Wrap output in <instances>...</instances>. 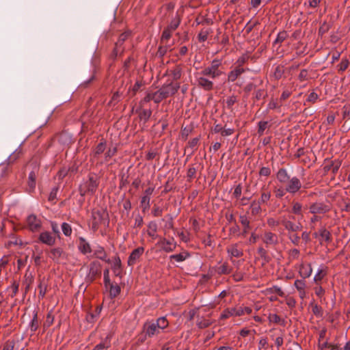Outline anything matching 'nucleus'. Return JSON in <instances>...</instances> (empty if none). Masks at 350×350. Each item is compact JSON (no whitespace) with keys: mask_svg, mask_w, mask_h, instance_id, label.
Here are the masks:
<instances>
[{"mask_svg":"<svg viewBox=\"0 0 350 350\" xmlns=\"http://www.w3.org/2000/svg\"><path fill=\"white\" fill-rule=\"evenodd\" d=\"M99 178L95 174H89L88 178L84 180L79 187V191L81 197L86 194L94 195L98 187Z\"/></svg>","mask_w":350,"mask_h":350,"instance_id":"f257e3e1","label":"nucleus"},{"mask_svg":"<svg viewBox=\"0 0 350 350\" xmlns=\"http://www.w3.org/2000/svg\"><path fill=\"white\" fill-rule=\"evenodd\" d=\"M222 62L219 59H214L211 64L204 68L200 72L203 76L208 77L213 79L219 77L224 74L221 70Z\"/></svg>","mask_w":350,"mask_h":350,"instance_id":"f03ea898","label":"nucleus"},{"mask_svg":"<svg viewBox=\"0 0 350 350\" xmlns=\"http://www.w3.org/2000/svg\"><path fill=\"white\" fill-rule=\"evenodd\" d=\"M109 223L108 213L103 210H93L92 211V229L94 232L97 231L100 225Z\"/></svg>","mask_w":350,"mask_h":350,"instance_id":"7ed1b4c3","label":"nucleus"},{"mask_svg":"<svg viewBox=\"0 0 350 350\" xmlns=\"http://www.w3.org/2000/svg\"><path fill=\"white\" fill-rule=\"evenodd\" d=\"M26 226L32 232H38L42 228V221L36 215L31 214L26 219Z\"/></svg>","mask_w":350,"mask_h":350,"instance_id":"20e7f679","label":"nucleus"},{"mask_svg":"<svg viewBox=\"0 0 350 350\" xmlns=\"http://www.w3.org/2000/svg\"><path fill=\"white\" fill-rule=\"evenodd\" d=\"M302 187L301 182L297 176L290 178L287 181L285 190L287 193L295 194L297 193Z\"/></svg>","mask_w":350,"mask_h":350,"instance_id":"39448f33","label":"nucleus"},{"mask_svg":"<svg viewBox=\"0 0 350 350\" xmlns=\"http://www.w3.org/2000/svg\"><path fill=\"white\" fill-rule=\"evenodd\" d=\"M143 333L145 334V338L142 339V342H143L146 337L152 338L154 335L159 334L160 333V330L152 321H147L143 325Z\"/></svg>","mask_w":350,"mask_h":350,"instance_id":"423d86ee","label":"nucleus"},{"mask_svg":"<svg viewBox=\"0 0 350 350\" xmlns=\"http://www.w3.org/2000/svg\"><path fill=\"white\" fill-rule=\"evenodd\" d=\"M281 224L284 227L285 230H287L288 234L297 232L302 228V226L300 223L296 224L285 216L281 217Z\"/></svg>","mask_w":350,"mask_h":350,"instance_id":"0eeeda50","label":"nucleus"},{"mask_svg":"<svg viewBox=\"0 0 350 350\" xmlns=\"http://www.w3.org/2000/svg\"><path fill=\"white\" fill-rule=\"evenodd\" d=\"M179 88L180 85L178 83H170L168 84H165L162 85L161 88L159 89L161 92L160 94L163 95V96L167 98L170 96L175 94L178 92Z\"/></svg>","mask_w":350,"mask_h":350,"instance_id":"6e6552de","label":"nucleus"},{"mask_svg":"<svg viewBox=\"0 0 350 350\" xmlns=\"http://www.w3.org/2000/svg\"><path fill=\"white\" fill-rule=\"evenodd\" d=\"M309 210L314 215L324 214L329 211L330 207L323 202H316L310 205Z\"/></svg>","mask_w":350,"mask_h":350,"instance_id":"1a4fd4ad","label":"nucleus"},{"mask_svg":"<svg viewBox=\"0 0 350 350\" xmlns=\"http://www.w3.org/2000/svg\"><path fill=\"white\" fill-rule=\"evenodd\" d=\"M157 245L165 252H172L176 247V243L174 241V239L169 240L165 238H161L158 241Z\"/></svg>","mask_w":350,"mask_h":350,"instance_id":"9d476101","label":"nucleus"},{"mask_svg":"<svg viewBox=\"0 0 350 350\" xmlns=\"http://www.w3.org/2000/svg\"><path fill=\"white\" fill-rule=\"evenodd\" d=\"M243 315V311L239 307L230 308L225 309L220 316V319H226L230 317H240Z\"/></svg>","mask_w":350,"mask_h":350,"instance_id":"9b49d317","label":"nucleus"},{"mask_svg":"<svg viewBox=\"0 0 350 350\" xmlns=\"http://www.w3.org/2000/svg\"><path fill=\"white\" fill-rule=\"evenodd\" d=\"M144 252V247H138L136 249L133 250L129 256L127 261L128 265H134L137 262V261L140 258Z\"/></svg>","mask_w":350,"mask_h":350,"instance_id":"f8f14e48","label":"nucleus"},{"mask_svg":"<svg viewBox=\"0 0 350 350\" xmlns=\"http://www.w3.org/2000/svg\"><path fill=\"white\" fill-rule=\"evenodd\" d=\"M38 241L43 244L52 246L55 243L56 239L50 232L44 231L39 234Z\"/></svg>","mask_w":350,"mask_h":350,"instance_id":"ddd939ff","label":"nucleus"},{"mask_svg":"<svg viewBox=\"0 0 350 350\" xmlns=\"http://www.w3.org/2000/svg\"><path fill=\"white\" fill-rule=\"evenodd\" d=\"M135 113L138 115L139 120L142 121L144 124H145L152 115V110L150 109H144V106H140L139 105Z\"/></svg>","mask_w":350,"mask_h":350,"instance_id":"4468645a","label":"nucleus"},{"mask_svg":"<svg viewBox=\"0 0 350 350\" xmlns=\"http://www.w3.org/2000/svg\"><path fill=\"white\" fill-rule=\"evenodd\" d=\"M205 77L202 75L197 79L198 86L205 91H211L214 88L213 82Z\"/></svg>","mask_w":350,"mask_h":350,"instance_id":"2eb2a0df","label":"nucleus"},{"mask_svg":"<svg viewBox=\"0 0 350 350\" xmlns=\"http://www.w3.org/2000/svg\"><path fill=\"white\" fill-rule=\"evenodd\" d=\"M249 70V68H238L234 66V69L230 71L228 74V81L234 82L242 74Z\"/></svg>","mask_w":350,"mask_h":350,"instance_id":"dca6fc26","label":"nucleus"},{"mask_svg":"<svg viewBox=\"0 0 350 350\" xmlns=\"http://www.w3.org/2000/svg\"><path fill=\"white\" fill-rule=\"evenodd\" d=\"M49 256L53 261L59 262L61 258H64L65 252L61 247H54L50 250Z\"/></svg>","mask_w":350,"mask_h":350,"instance_id":"f3484780","label":"nucleus"},{"mask_svg":"<svg viewBox=\"0 0 350 350\" xmlns=\"http://www.w3.org/2000/svg\"><path fill=\"white\" fill-rule=\"evenodd\" d=\"M38 168L35 167L33 170H32L29 174L28 176V181H27V185L28 189L27 191L29 193H32L34 191L36 188V180L37 178V172H38Z\"/></svg>","mask_w":350,"mask_h":350,"instance_id":"a211bd4d","label":"nucleus"},{"mask_svg":"<svg viewBox=\"0 0 350 350\" xmlns=\"http://www.w3.org/2000/svg\"><path fill=\"white\" fill-rule=\"evenodd\" d=\"M213 269L215 271V273L219 275H228L232 271V267H230L227 262H224L221 265L213 267Z\"/></svg>","mask_w":350,"mask_h":350,"instance_id":"6ab92c4d","label":"nucleus"},{"mask_svg":"<svg viewBox=\"0 0 350 350\" xmlns=\"http://www.w3.org/2000/svg\"><path fill=\"white\" fill-rule=\"evenodd\" d=\"M101 274V265L98 262H92L90 265L89 276L94 280L97 275Z\"/></svg>","mask_w":350,"mask_h":350,"instance_id":"aec40b11","label":"nucleus"},{"mask_svg":"<svg viewBox=\"0 0 350 350\" xmlns=\"http://www.w3.org/2000/svg\"><path fill=\"white\" fill-rule=\"evenodd\" d=\"M260 193V198L258 199V201L259 202V203H261L262 204L267 205L268 202L269 201L271 196V191L269 189L268 187L264 185L261 188Z\"/></svg>","mask_w":350,"mask_h":350,"instance_id":"412c9836","label":"nucleus"},{"mask_svg":"<svg viewBox=\"0 0 350 350\" xmlns=\"http://www.w3.org/2000/svg\"><path fill=\"white\" fill-rule=\"evenodd\" d=\"M262 240L267 245H276L278 243V236L271 232H265Z\"/></svg>","mask_w":350,"mask_h":350,"instance_id":"4be33fe9","label":"nucleus"},{"mask_svg":"<svg viewBox=\"0 0 350 350\" xmlns=\"http://www.w3.org/2000/svg\"><path fill=\"white\" fill-rule=\"evenodd\" d=\"M79 241L78 249L83 254H88L92 252L90 243L83 237H80Z\"/></svg>","mask_w":350,"mask_h":350,"instance_id":"5701e85b","label":"nucleus"},{"mask_svg":"<svg viewBox=\"0 0 350 350\" xmlns=\"http://www.w3.org/2000/svg\"><path fill=\"white\" fill-rule=\"evenodd\" d=\"M94 256L102 260H104L107 263L111 262L110 260L107 258V254L104 247L102 246L98 245L95 248V250H94Z\"/></svg>","mask_w":350,"mask_h":350,"instance_id":"b1692460","label":"nucleus"},{"mask_svg":"<svg viewBox=\"0 0 350 350\" xmlns=\"http://www.w3.org/2000/svg\"><path fill=\"white\" fill-rule=\"evenodd\" d=\"M240 223L243 226V229L241 235L243 237H245L248 233L249 230L251 228L250 227V221L247 219L246 215H240L239 217Z\"/></svg>","mask_w":350,"mask_h":350,"instance_id":"393cba45","label":"nucleus"},{"mask_svg":"<svg viewBox=\"0 0 350 350\" xmlns=\"http://www.w3.org/2000/svg\"><path fill=\"white\" fill-rule=\"evenodd\" d=\"M227 253L230 256V259L232 260V257H241L243 255V252L242 250H239L237 248V244H233L230 247L227 248Z\"/></svg>","mask_w":350,"mask_h":350,"instance_id":"a878e982","label":"nucleus"},{"mask_svg":"<svg viewBox=\"0 0 350 350\" xmlns=\"http://www.w3.org/2000/svg\"><path fill=\"white\" fill-rule=\"evenodd\" d=\"M278 180L281 183H286L290 179V176L285 168H280L276 174Z\"/></svg>","mask_w":350,"mask_h":350,"instance_id":"bb28decb","label":"nucleus"},{"mask_svg":"<svg viewBox=\"0 0 350 350\" xmlns=\"http://www.w3.org/2000/svg\"><path fill=\"white\" fill-rule=\"evenodd\" d=\"M111 346V337L108 335L100 343L97 344L92 350L107 349Z\"/></svg>","mask_w":350,"mask_h":350,"instance_id":"cd10ccee","label":"nucleus"},{"mask_svg":"<svg viewBox=\"0 0 350 350\" xmlns=\"http://www.w3.org/2000/svg\"><path fill=\"white\" fill-rule=\"evenodd\" d=\"M213 321L210 319H205L203 317H198L196 325L200 329H204L211 325Z\"/></svg>","mask_w":350,"mask_h":350,"instance_id":"c85d7f7f","label":"nucleus"},{"mask_svg":"<svg viewBox=\"0 0 350 350\" xmlns=\"http://www.w3.org/2000/svg\"><path fill=\"white\" fill-rule=\"evenodd\" d=\"M39 327V321L38 319V312L34 310L33 318L29 323V328L31 332L34 333Z\"/></svg>","mask_w":350,"mask_h":350,"instance_id":"c756f323","label":"nucleus"},{"mask_svg":"<svg viewBox=\"0 0 350 350\" xmlns=\"http://www.w3.org/2000/svg\"><path fill=\"white\" fill-rule=\"evenodd\" d=\"M319 237H321L322 240H324L327 243H330L332 241V234L329 230H327L325 228H321L319 230Z\"/></svg>","mask_w":350,"mask_h":350,"instance_id":"7c9ffc66","label":"nucleus"},{"mask_svg":"<svg viewBox=\"0 0 350 350\" xmlns=\"http://www.w3.org/2000/svg\"><path fill=\"white\" fill-rule=\"evenodd\" d=\"M269 320L270 322L279 324L283 327H285L286 324L285 319L280 318V317L276 314H269Z\"/></svg>","mask_w":350,"mask_h":350,"instance_id":"2f4dec72","label":"nucleus"},{"mask_svg":"<svg viewBox=\"0 0 350 350\" xmlns=\"http://www.w3.org/2000/svg\"><path fill=\"white\" fill-rule=\"evenodd\" d=\"M109 296L111 299L116 297L121 292L119 285L111 284L109 285Z\"/></svg>","mask_w":350,"mask_h":350,"instance_id":"473e14b6","label":"nucleus"},{"mask_svg":"<svg viewBox=\"0 0 350 350\" xmlns=\"http://www.w3.org/2000/svg\"><path fill=\"white\" fill-rule=\"evenodd\" d=\"M106 148V142L102 139L100 142L96 146L94 150V157H97L102 154Z\"/></svg>","mask_w":350,"mask_h":350,"instance_id":"72a5a7b5","label":"nucleus"},{"mask_svg":"<svg viewBox=\"0 0 350 350\" xmlns=\"http://www.w3.org/2000/svg\"><path fill=\"white\" fill-rule=\"evenodd\" d=\"M261 203L258 201L253 200L250 204L251 213L252 215H257L261 212Z\"/></svg>","mask_w":350,"mask_h":350,"instance_id":"f704fd0d","label":"nucleus"},{"mask_svg":"<svg viewBox=\"0 0 350 350\" xmlns=\"http://www.w3.org/2000/svg\"><path fill=\"white\" fill-rule=\"evenodd\" d=\"M212 32L211 28L202 29L198 35L199 42H204L207 40L208 36Z\"/></svg>","mask_w":350,"mask_h":350,"instance_id":"c9c22d12","label":"nucleus"},{"mask_svg":"<svg viewBox=\"0 0 350 350\" xmlns=\"http://www.w3.org/2000/svg\"><path fill=\"white\" fill-rule=\"evenodd\" d=\"M148 230L147 234L148 236L154 238L156 237V232L157 230V224L155 221H152L149 222L148 225Z\"/></svg>","mask_w":350,"mask_h":350,"instance_id":"e433bc0d","label":"nucleus"},{"mask_svg":"<svg viewBox=\"0 0 350 350\" xmlns=\"http://www.w3.org/2000/svg\"><path fill=\"white\" fill-rule=\"evenodd\" d=\"M124 51V46H118V44H115V46L110 55V58L115 60L118 55H122Z\"/></svg>","mask_w":350,"mask_h":350,"instance_id":"4c0bfd02","label":"nucleus"},{"mask_svg":"<svg viewBox=\"0 0 350 350\" xmlns=\"http://www.w3.org/2000/svg\"><path fill=\"white\" fill-rule=\"evenodd\" d=\"M250 56L247 53H244L240 56L234 63V66L238 68H243V65L248 61Z\"/></svg>","mask_w":350,"mask_h":350,"instance_id":"58836bf2","label":"nucleus"},{"mask_svg":"<svg viewBox=\"0 0 350 350\" xmlns=\"http://www.w3.org/2000/svg\"><path fill=\"white\" fill-rule=\"evenodd\" d=\"M39 289V297H44L46 290H47V284L45 282L44 279L40 280V283L38 286Z\"/></svg>","mask_w":350,"mask_h":350,"instance_id":"ea45409f","label":"nucleus"},{"mask_svg":"<svg viewBox=\"0 0 350 350\" xmlns=\"http://www.w3.org/2000/svg\"><path fill=\"white\" fill-rule=\"evenodd\" d=\"M170 72L173 79L178 80L182 75V67L180 65H176Z\"/></svg>","mask_w":350,"mask_h":350,"instance_id":"a19ab883","label":"nucleus"},{"mask_svg":"<svg viewBox=\"0 0 350 350\" xmlns=\"http://www.w3.org/2000/svg\"><path fill=\"white\" fill-rule=\"evenodd\" d=\"M267 96V92L265 89H258L254 93L253 99L254 100H259L264 99Z\"/></svg>","mask_w":350,"mask_h":350,"instance_id":"79ce46f5","label":"nucleus"},{"mask_svg":"<svg viewBox=\"0 0 350 350\" xmlns=\"http://www.w3.org/2000/svg\"><path fill=\"white\" fill-rule=\"evenodd\" d=\"M300 275L303 278V279H306L309 278L312 273V268L310 265L307 267L301 266L299 270Z\"/></svg>","mask_w":350,"mask_h":350,"instance_id":"37998d69","label":"nucleus"},{"mask_svg":"<svg viewBox=\"0 0 350 350\" xmlns=\"http://www.w3.org/2000/svg\"><path fill=\"white\" fill-rule=\"evenodd\" d=\"M154 323L159 330L166 328L169 325L168 321L165 317H159Z\"/></svg>","mask_w":350,"mask_h":350,"instance_id":"c03bdc74","label":"nucleus"},{"mask_svg":"<svg viewBox=\"0 0 350 350\" xmlns=\"http://www.w3.org/2000/svg\"><path fill=\"white\" fill-rule=\"evenodd\" d=\"M237 101H238L237 96L234 94L231 95L226 99V100H225L226 106L228 109L232 110V106L236 103H237Z\"/></svg>","mask_w":350,"mask_h":350,"instance_id":"a18cd8bd","label":"nucleus"},{"mask_svg":"<svg viewBox=\"0 0 350 350\" xmlns=\"http://www.w3.org/2000/svg\"><path fill=\"white\" fill-rule=\"evenodd\" d=\"M288 35L287 31H280L277 36L276 39L273 42V44L274 45L278 44H280L288 38Z\"/></svg>","mask_w":350,"mask_h":350,"instance_id":"49530a36","label":"nucleus"},{"mask_svg":"<svg viewBox=\"0 0 350 350\" xmlns=\"http://www.w3.org/2000/svg\"><path fill=\"white\" fill-rule=\"evenodd\" d=\"M180 21V17L176 15V16L171 21L170 23L167 25V27L172 31H175L179 26Z\"/></svg>","mask_w":350,"mask_h":350,"instance_id":"de8ad7c7","label":"nucleus"},{"mask_svg":"<svg viewBox=\"0 0 350 350\" xmlns=\"http://www.w3.org/2000/svg\"><path fill=\"white\" fill-rule=\"evenodd\" d=\"M150 198L148 196H142L141 198L140 206L142 208V211L144 213L148 211L150 208Z\"/></svg>","mask_w":350,"mask_h":350,"instance_id":"09e8293b","label":"nucleus"},{"mask_svg":"<svg viewBox=\"0 0 350 350\" xmlns=\"http://www.w3.org/2000/svg\"><path fill=\"white\" fill-rule=\"evenodd\" d=\"M122 97V93H120V91H116L112 96L111 100L109 103V105H116L118 104Z\"/></svg>","mask_w":350,"mask_h":350,"instance_id":"8fccbe9b","label":"nucleus"},{"mask_svg":"<svg viewBox=\"0 0 350 350\" xmlns=\"http://www.w3.org/2000/svg\"><path fill=\"white\" fill-rule=\"evenodd\" d=\"M189 256L188 252L180 253L178 254H173L170 256V259H174L177 262L184 261Z\"/></svg>","mask_w":350,"mask_h":350,"instance_id":"3c124183","label":"nucleus"},{"mask_svg":"<svg viewBox=\"0 0 350 350\" xmlns=\"http://www.w3.org/2000/svg\"><path fill=\"white\" fill-rule=\"evenodd\" d=\"M197 164H192L189 166V168L187 170V176L189 179H193L196 178V172L198 170V167H196Z\"/></svg>","mask_w":350,"mask_h":350,"instance_id":"603ef678","label":"nucleus"},{"mask_svg":"<svg viewBox=\"0 0 350 350\" xmlns=\"http://www.w3.org/2000/svg\"><path fill=\"white\" fill-rule=\"evenodd\" d=\"M269 126L270 125L267 121H260L258 124V134L260 136L262 135L265 129Z\"/></svg>","mask_w":350,"mask_h":350,"instance_id":"864d4df0","label":"nucleus"},{"mask_svg":"<svg viewBox=\"0 0 350 350\" xmlns=\"http://www.w3.org/2000/svg\"><path fill=\"white\" fill-rule=\"evenodd\" d=\"M341 165V161L339 160H334L332 162L329 166H327V170H332V173L336 174Z\"/></svg>","mask_w":350,"mask_h":350,"instance_id":"5fc2aeb1","label":"nucleus"},{"mask_svg":"<svg viewBox=\"0 0 350 350\" xmlns=\"http://www.w3.org/2000/svg\"><path fill=\"white\" fill-rule=\"evenodd\" d=\"M291 212L295 215H302V204L298 202H293Z\"/></svg>","mask_w":350,"mask_h":350,"instance_id":"6e6d98bb","label":"nucleus"},{"mask_svg":"<svg viewBox=\"0 0 350 350\" xmlns=\"http://www.w3.org/2000/svg\"><path fill=\"white\" fill-rule=\"evenodd\" d=\"M284 67L281 65H278L275 67L273 72V77L275 79L278 80L282 78L284 75Z\"/></svg>","mask_w":350,"mask_h":350,"instance_id":"4d7b16f0","label":"nucleus"},{"mask_svg":"<svg viewBox=\"0 0 350 350\" xmlns=\"http://www.w3.org/2000/svg\"><path fill=\"white\" fill-rule=\"evenodd\" d=\"M62 230L63 232V234L66 237H70L72 232L71 226L66 222L62 223Z\"/></svg>","mask_w":350,"mask_h":350,"instance_id":"13d9d810","label":"nucleus"},{"mask_svg":"<svg viewBox=\"0 0 350 350\" xmlns=\"http://www.w3.org/2000/svg\"><path fill=\"white\" fill-rule=\"evenodd\" d=\"M200 141V137L193 138L188 142L187 148H191L192 150L191 154L196 150V146Z\"/></svg>","mask_w":350,"mask_h":350,"instance_id":"bf43d9fd","label":"nucleus"},{"mask_svg":"<svg viewBox=\"0 0 350 350\" xmlns=\"http://www.w3.org/2000/svg\"><path fill=\"white\" fill-rule=\"evenodd\" d=\"M15 345L14 340H8L3 343L2 350H15Z\"/></svg>","mask_w":350,"mask_h":350,"instance_id":"052dcab7","label":"nucleus"},{"mask_svg":"<svg viewBox=\"0 0 350 350\" xmlns=\"http://www.w3.org/2000/svg\"><path fill=\"white\" fill-rule=\"evenodd\" d=\"M288 238L291 241V242L295 245H298L299 244L300 237L298 236L297 233L293 232L288 234Z\"/></svg>","mask_w":350,"mask_h":350,"instance_id":"680f3d73","label":"nucleus"},{"mask_svg":"<svg viewBox=\"0 0 350 350\" xmlns=\"http://www.w3.org/2000/svg\"><path fill=\"white\" fill-rule=\"evenodd\" d=\"M121 260L118 256H115L114 258V262H113V266L112 267V269L116 276L119 275V273H116V267H118V269H121Z\"/></svg>","mask_w":350,"mask_h":350,"instance_id":"e2e57ef3","label":"nucleus"},{"mask_svg":"<svg viewBox=\"0 0 350 350\" xmlns=\"http://www.w3.org/2000/svg\"><path fill=\"white\" fill-rule=\"evenodd\" d=\"M294 286L297 291L305 290L306 284L304 279L296 280L294 282Z\"/></svg>","mask_w":350,"mask_h":350,"instance_id":"0e129e2a","label":"nucleus"},{"mask_svg":"<svg viewBox=\"0 0 350 350\" xmlns=\"http://www.w3.org/2000/svg\"><path fill=\"white\" fill-rule=\"evenodd\" d=\"M103 277H104L105 286L107 289H108L109 285H111V284H113L112 282H111V280H110L109 269H106L104 270Z\"/></svg>","mask_w":350,"mask_h":350,"instance_id":"69168bd1","label":"nucleus"},{"mask_svg":"<svg viewBox=\"0 0 350 350\" xmlns=\"http://www.w3.org/2000/svg\"><path fill=\"white\" fill-rule=\"evenodd\" d=\"M331 27V25L327 22H323L319 27V33L321 36L327 33Z\"/></svg>","mask_w":350,"mask_h":350,"instance_id":"338daca9","label":"nucleus"},{"mask_svg":"<svg viewBox=\"0 0 350 350\" xmlns=\"http://www.w3.org/2000/svg\"><path fill=\"white\" fill-rule=\"evenodd\" d=\"M173 31L167 27L165 28L162 32L161 41L168 40L171 38Z\"/></svg>","mask_w":350,"mask_h":350,"instance_id":"774afa93","label":"nucleus"}]
</instances>
